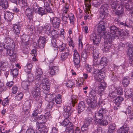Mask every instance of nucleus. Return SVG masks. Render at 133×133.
Instances as JSON below:
<instances>
[{
    "mask_svg": "<svg viewBox=\"0 0 133 133\" xmlns=\"http://www.w3.org/2000/svg\"><path fill=\"white\" fill-rule=\"evenodd\" d=\"M104 72L98 69H96L93 73L96 81L99 82L100 84L98 86V92L101 96L104 93V90L107 84L104 81Z\"/></svg>",
    "mask_w": 133,
    "mask_h": 133,
    "instance_id": "nucleus-1",
    "label": "nucleus"
},
{
    "mask_svg": "<svg viewBox=\"0 0 133 133\" xmlns=\"http://www.w3.org/2000/svg\"><path fill=\"white\" fill-rule=\"evenodd\" d=\"M96 95V91L92 90L89 93V96L87 99V102L89 107L94 108L97 106L96 101L95 100Z\"/></svg>",
    "mask_w": 133,
    "mask_h": 133,
    "instance_id": "nucleus-2",
    "label": "nucleus"
},
{
    "mask_svg": "<svg viewBox=\"0 0 133 133\" xmlns=\"http://www.w3.org/2000/svg\"><path fill=\"white\" fill-rule=\"evenodd\" d=\"M110 31L109 33L110 34H108L107 33L106 37L108 38H112L113 40L115 37H118L120 36L121 32L117 27L115 25H113L110 27L109 28Z\"/></svg>",
    "mask_w": 133,
    "mask_h": 133,
    "instance_id": "nucleus-3",
    "label": "nucleus"
},
{
    "mask_svg": "<svg viewBox=\"0 0 133 133\" xmlns=\"http://www.w3.org/2000/svg\"><path fill=\"white\" fill-rule=\"evenodd\" d=\"M102 19L99 23L97 25V30L100 36H102L104 38L106 37L107 32L105 27V22Z\"/></svg>",
    "mask_w": 133,
    "mask_h": 133,
    "instance_id": "nucleus-4",
    "label": "nucleus"
},
{
    "mask_svg": "<svg viewBox=\"0 0 133 133\" xmlns=\"http://www.w3.org/2000/svg\"><path fill=\"white\" fill-rule=\"evenodd\" d=\"M49 72V74L52 76L57 75L59 72V66L55 65L53 61H50Z\"/></svg>",
    "mask_w": 133,
    "mask_h": 133,
    "instance_id": "nucleus-5",
    "label": "nucleus"
},
{
    "mask_svg": "<svg viewBox=\"0 0 133 133\" xmlns=\"http://www.w3.org/2000/svg\"><path fill=\"white\" fill-rule=\"evenodd\" d=\"M91 0H84V4L86 10V13L89 14L90 12V8L91 5L90 3ZM101 2L99 0H94L92 2V5L95 7H97L101 4Z\"/></svg>",
    "mask_w": 133,
    "mask_h": 133,
    "instance_id": "nucleus-6",
    "label": "nucleus"
},
{
    "mask_svg": "<svg viewBox=\"0 0 133 133\" xmlns=\"http://www.w3.org/2000/svg\"><path fill=\"white\" fill-rule=\"evenodd\" d=\"M73 51L74 65L76 68L78 69L79 68L80 65V56L76 49L74 50Z\"/></svg>",
    "mask_w": 133,
    "mask_h": 133,
    "instance_id": "nucleus-7",
    "label": "nucleus"
},
{
    "mask_svg": "<svg viewBox=\"0 0 133 133\" xmlns=\"http://www.w3.org/2000/svg\"><path fill=\"white\" fill-rule=\"evenodd\" d=\"M108 6V4H104L100 7L99 17L101 19L103 20L107 16Z\"/></svg>",
    "mask_w": 133,
    "mask_h": 133,
    "instance_id": "nucleus-8",
    "label": "nucleus"
},
{
    "mask_svg": "<svg viewBox=\"0 0 133 133\" xmlns=\"http://www.w3.org/2000/svg\"><path fill=\"white\" fill-rule=\"evenodd\" d=\"M108 110L106 108H102L99 109L98 111L95 113L94 117V119L95 122H96L98 121L103 118L104 115L107 113Z\"/></svg>",
    "mask_w": 133,
    "mask_h": 133,
    "instance_id": "nucleus-9",
    "label": "nucleus"
},
{
    "mask_svg": "<svg viewBox=\"0 0 133 133\" xmlns=\"http://www.w3.org/2000/svg\"><path fill=\"white\" fill-rule=\"evenodd\" d=\"M37 127L36 130L37 133H47L48 129L47 127L45 125V123H36Z\"/></svg>",
    "mask_w": 133,
    "mask_h": 133,
    "instance_id": "nucleus-10",
    "label": "nucleus"
},
{
    "mask_svg": "<svg viewBox=\"0 0 133 133\" xmlns=\"http://www.w3.org/2000/svg\"><path fill=\"white\" fill-rule=\"evenodd\" d=\"M113 38H108L105 37L104 38L105 39V42L106 43H105L103 47V52H108L109 50L112 47V43L113 40Z\"/></svg>",
    "mask_w": 133,
    "mask_h": 133,
    "instance_id": "nucleus-11",
    "label": "nucleus"
},
{
    "mask_svg": "<svg viewBox=\"0 0 133 133\" xmlns=\"http://www.w3.org/2000/svg\"><path fill=\"white\" fill-rule=\"evenodd\" d=\"M41 89L37 86L34 87L31 90V94L33 98H38L41 96Z\"/></svg>",
    "mask_w": 133,
    "mask_h": 133,
    "instance_id": "nucleus-12",
    "label": "nucleus"
},
{
    "mask_svg": "<svg viewBox=\"0 0 133 133\" xmlns=\"http://www.w3.org/2000/svg\"><path fill=\"white\" fill-rule=\"evenodd\" d=\"M101 37L94 33L90 35V39L91 41H92L94 45H98L101 41Z\"/></svg>",
    "mask_w": 133,
    "mask_h": 133,
    "instance_id": "nucleus-13",
    "label": "nucleus"
},
{
    "mask_svg": "<svg viewBox=\"0 0 133 133\" xmlns=\"http://www.w3.org/2000/svg\"><path fill=\"white\" fill-rule=\"evenodd\" d=\"M32 102L31 101H26L24 104L23 107L25 109L24 110V112L23 113H24V115L25 117L29 116V113L28 110H29L31 107Z\"/></svg>",
    "mask_w": 133,
    "mask_h": 133,
    "instance_id": "nucleus-14",
    "label": "nucleus"
},
{
    "mask_svg": "<svg viewBox=\"0 0 133 133\" xmlns=\"http://www.w3.org/2000/svg\"><path fill=\"white\" fill-rule=\"evenodd\" d=\"M52 0H43V2L44 3V8L46 11L48 13H52L53 11L52 9L50 7V3H51Z\"/></svg>",
    "mask_w": 133,
    "mask_h": 133,
    "instance_id": "nucleus-15",
    "label": "nucleus"
},
{
    "mask_svg": "<svg viewBox=\"0 0 133 133\" xmlns=\"http://www.w3.org/2000/svg\"><path fill=\"white\" fill-rule=\"evenodd\" d=\"M56 42V40L55 39H52L51 40V46L54 50L53 54L55 57L57 55L58 52V46Z\"/></svg>",
    "mask_w": 133,
    "mask_h": 133,
    "instance_id": "nucleus-16",
    "label": "nucleus"
},
{
    "mask_svg": "<svg viewBox=\"0 0 133 133\" xmlns=\"http://www.w3.org/2000/svg\"><path fill=\"white\" fill-rule=\"evenodd\" d=\"M12 26V29L13 32L16 35H19L21 30L20 23L18 22L13 24Z\"/></svg>",
    "mask_w": 133,
    "mask_h": 133,
    "instance_id": "nucleus-17",
    "label": "nucleus"
},
{
    "mask_svg": "<svg viewBox=\"0 0 133 133\" xmlns=\"http://www.w3.org/2000/svg\"><path fill=\"white\" fill-rule=\"evenodd\" d=\"M50 21L52 23L53 26L55 28H57L59 26L60 21L59 19L56 17L50 19Z\"/></svg>",
    "mask_w": 133,
    "mask_h": 133,
    "instance_id": "nucleus-18",
    "label": "nucleus"
},
{
    "mask_svg": "<svg viewBox=\"0 0 133 133\" xmlns=\"http://www.w3.org/2000/svg\"><path fill=\"white\" fill-rule=\"evenodd\" d=\"M128 55L129 57V62L133 65V48L130 46L128 49Z\"/></svg>",
    "mask_w": 133,
    "mask_h": 133,
    "instance_id": "nucleus-19",
    "label": "nucleus"
},
{
    "mask_svg": "<svg viewBox=\"0 0 133 133\" xmlns=\"http://www.w3.org/2000/svg\"><path fill=\"white\" fill-rule=\"evenodd\" d=\"M8 45V46H6V49L7 50V53L9 55H11L16 54V52L15 51V46L14 45H13L11 46V45Z\"/></svg>",
    "mask_w": 133,
    "mask_h": 133,
    "instance_id": "nucleus-20",
    "label": "nucleus"
},
{
    "mask_svg": "<svg viewBox=\"0 0 133 133\" xmlns=\"http://www.w3.org/2000/svg\"><path fill=\"white\" fill-rule=\"evenodd\" d=\"M46 42V40L45 37L41 36L39 37L38 41V44L39 47L41 48H43L44 46V44Z\"/></svg>",
    "mask_w": 133,
    "mask_h": 133,
    "instance_id": "nucleus-21",
    "label": "nucleus"
},
{
    "mask_svg": "<svg viewBox=\"0 0 133 133\" xmlns=\"http://www.w3.org/2000/svg\"><path fill=\"white\" fill-rule=\"evenodd\" d=\"M4 17L6 20H7L9 22L12 20L13 16L11 12L7 11L4 14Z\"/></svg>",
    "mask_w": 133,
    "mask_h": 133,
    "instance_id": "nucleus-22",
    "label": "nucleus"
},
{
    "mask_svg": "<svg viewBox=\"0 0 133 133\" xmlns=\"http://www.w3.org/2000/svg\"><path fill=\"white\" fill-rule=\"evenodd\" d=\"M130 0H122L121 4L128 10H131L132 7L129 5L128 3L130 2Z\"/></svg>",
    "mask_w": 133,
    "mask_h": 133,
    "instance_id": "nucleus-23",
    "label": "nucleus"
},
{
    "mask_svg": "<svg viewBox=\"0 0 133 133\" xmlns=\"http://www.w3.org/2000/svg\"><path fill=\"white\" fill-rule=\"evenodd\" d=\"M70 51L68 49L66 51H65L64 53L61 54V57L60 59L62 61H64L65 60L68 58V56L70 54Z\"/></svg>",
    "mask_w": 133,
    "mask_h": 133,
    "instance_id": "nucleus-24",
    "label": "nucleus"
},
{
    "mask_svg": "<svg viewBox=\"0 0 133 133\" xmlns=\"http://www.w3.org/2000/svg\"><path fill=\"white\" fill-rule=\"evenodd\" d=\"M44 31L48 35L51 34V26L50 25L46 23L44 26L43 28Z\"/></svg>",
    "mask_w": 133,
    "mask_h": 133,
    "instance_id": "nucleus-25",
    "label": "nucleus"
},
{
    "mask_svg": "<svg viewBox=\"0 0 133 133\" xmlns=\"http://www.w3.org/2000/svg\"><path fill=\"white\" fill-rule=\"evenodd\" d=\"M69 5L67 3L65 4L64 6L61 10L62 13L63 15H65L69 11Z\"/></svg>",
    "mask_w": 133,
    "mask_h": 133,
    "instance_id": "nucleus-26",
    "label": "nucleus"
},
{
    "mask_svg": "<svg viewBox=\"0 0 133 133\" xmlns=\"http://www.w3.org/2000/svg\"><path fill=\"white\" fill-rule=\"evenodd\" d=\"M93 56V58L96 59L99 57V55L100 54L99 49L96 47L94 48L92 52Z\"/></svg>",
    "mask_w": 133,
    "mask_h": 133,
    "instance_id": "nucleus-27",
    "label": "nucleus"
},
{
    "mask_svg": "<svg viewBox=\"0 0 133 133\" xmlns=\"http://www.w3.org/2000/svg\"><path fill=\"white\" fill-rule=\"evenodd\" d=\"M62 96L60 94H58L56 96L55 98H54L52 102H55L56 104H60L62 102Z\"/></svg>",
    "mask_w": 133,
    "mask_h": 133,
    "instance_id": "nucleus-28",
    "label": "nucleus"
},
{
    "mask_svg": "<svg viewBox=\"0 0 133 133\" xmlns=\"http://www.w3.org/2000/svg\"><path fill=\"white\" fill-rule=\"evenodd\" d=\"M68 16L70 20V23L72 25L73 27H74L75 26V23L76 21L74 15L72 13H70L68 15Z\"/></svg>",
    "mask_w": 133,
    "mask_h": 133,
    "instance_id": "nucleus-29",
    "label": "nucleus"
},
{
    "mask_svg": "<svg viewBox=\"0 0 133 133\" xmlns=\"http://www.w3.org/2000/svg\"><path fill=\"white\" fill-rule=\"evenodd\" d=\"M30 84V82L29 81H24L22 82L21 86L24 89L27 90L29 89Z\"/></svg>",
    "mask_w": 133,
    "mask_h": 133,
    "instance_id": "nucleus-30",
    "label": "nucleus"
},
{
    "mask_svg": "<svg viewBox=\"0 0 133 133\" xmlns=\"http://www.w3.org/2000/svg\"><path fill=\"white\" fill-rule=\"evenodd\" d=\"M25 13L28 18L31 19L33 18V14L32 10L29 8H27L26 10Z\"/></svg>",
    "mask_w": 133,
    "mask_h": 133,
    "instance_id": "nucleus-31",
    "label": "nucleus"
},
{
    "mask_svg": "<svg viewBox=\"0 0 133 133\" xmlns=\"http://www.w3.org/2000/svg\"><path fill=\"white\" fill-rule=\"evenodd\" d=\"M44 92L45 94V100L49 102H52V101L53 99L52 98L54 97L53 95L50 94H47L48 93L45 92V91Z\"/></svg>",
    "mask_w": 133,
    "mask_h": 133,
    "instance_id": "nucleus-32",
    "label": "nucleus"
},
{
    "mask_svg": "<svg viewBox=\"0 0 133 133\" xmlns=\"http://www.w3.org/2000/svg\"><path fill=\"white\" fill-rule=\"evenodd\" d=\"M32 65L31 63H29L27 64L26 66H25L24 69L26 72L28 74H30L31 71V68Z\"/></svg>",
    "mask_w": 133,
    "mask_h": 133,
    "instance_id": "nucleus-33",
    "label": "nucleus"
},
{
    "mask_svg": "<svg viewBox=\"0 0 133 133\" xmlns=\"http://www.w3.org/2000/svg\"><path fill=\"white\" fill-rule=\"evenodd\" d=\"M130 79L129 77H124L122 81V84L124 87H127L129 83Z\"/></svg>",
    "mask_w": 133,
    "mask_h": 133,
    "instance_id": "nucleus-34",
    "label": "nucleus"
},
{
    "mask_svg": "<svg viewBox=\"0 0 133 133\" xmlns=\"http://www.w3.org/2000/svg\"><path fill=\"white\" fill-rule=\"evenodd\" d=\"M85 109L84 103L82 101L79 104L78 107V112L79 113L83 111Z\"/></svg>",
    "mask_w": 133,
    "mask_h": 133,
    "instance_id": "nucleus-35",
    "label": "nucleus"
},
{
    "mask_svg": "<svg viewBox=\"0 0 133 133\" xmlns=\"http://www.w3.org/2000/svg\"><path fill=\"white\" fill-rule=\"evenodd\" d=\"M116 125L115 123H112L110 124L108 127V131L110 133H112L115 131Z\"/></svg>",
    "mask_w": 133,
    "mask_h": 133,
    "instance_id": "nucleus-36",
    "label": "nucleus"
},
{
    "mask_svg": "<svg viewBox=\"0 0 133 133\" xmlns=\"http://www.w3.org/2000/svg\"><path fill=\"white\" fill-rule=\"evenodd\" d=\"M96 124H99L102 125L103 126L106 125L108 124V122L107 120L104 119L103 118H102L97 121V122H95Z\"/></svg>",
    "mask_w": 133,
    "mask_h": 133,
    "instance_id": "nucleus-37",
    "label": "nucleus"
},
{
    "mask_svg": "<svg viewBox=\"0 0 133 133\" xmlns=\"http://www.w3.org/2000/svg\"><path fill=\"white\" fill-rule=\"evenodd\" d=\"M22 41L25 45H28L30 43L29 37L28 35H25L24 38H22Z\"/></svg>",
    "mask_w": 133,
    "mask_h": 133,
    "instance_id": "nucleus-38",
    "label": "nucleus"
},
{
    "mask_svg": "<svg viewBox=\"0 0 133 133\" xmlns=\"http://www.w3.org/2000/svg\"><path fill=\"white\" fill-rule=\"evenodd\" d=\"M92 118L90 117H89L86 119L84 122V124L85 125L86 127H88L91 122Z\"/></svg>",
    "mask_w": 133,
    "mask_h": 133,
    "instance_id": "nucleus-39",
    "label": "nucleus"
},
{
    "mask_svg": "<svg viewBox=\"0 0 133 133\" xmlns=\"http://www.w3.org/2000/svg\"><path fill=\"white\" fill-rule=\"evenodd\" d=\"M95 47L93 46H90L88 44H87L86 45V46L84 50L87 53H90V51H91L93 50L94 49V48Z\"/></svg>",
    "mask_w": 133,
    "mask_h": 133,
    "instance_id": "nucleus-40",
    "label": "nucleus"
},
{
    "mask_svg": "<svg viewBox=\"0 0 133 133\" xmlns=\"http://www.w3.org/2000/svg\"><path fill=\"white\" fill-rule=\"evenodd\" d=\"M112 88H113L114 91L109 93L108 96V98L110 97H111V98H112L116 96V94L115 91V90H116V88L114 86H113Z\"/></svg>",
    "mask_w": 133,
    "mask_h": 133,
    "instance_id": "nucleus-41",
    "label": "nucleus"
},
{
    "mask_svg": "<svg viewBox=\"0 0 133 133\" xmlns=\"http://www.w3.org/2000/svg\"><path fill=\"white\" fill-rule=\"evenodd\" d=\"M68 49H69L68 48V49L66 48V45L64 43H63L59 46V50L61 52L64 51H67L66 50L67 49V50Z\"/></svg>",
    "mask_w": 133,
    "mask_h": 133,
    "instance_id": "nucleus-42",
    "label": "nucleus"
},
{
    "mask_svg": "<svg viewBox=\"0 0 133 133\" xmlns=\"http://www.w3.org/2000/svg\"><path fill=\"white\" fill-rule=\"evenodd\" d=\"M75 127V126L73 123L70 122L66 127V128L68 131H70L73 130Z\"/></svg>",
    "mask_w": 133,
    "mask_h": 133,
    "instance_id": "nucleus-43",
    "label": "nucleus"
},
{
    "mask_svg": "<svg viewBox=\"0 0 133 133\" xmlns=\"http://www.w3.org/2000/svg\"><path fill=\"white\" fill-rule=\"evenodd\" d=\"M124 99V98L121 96H118L115 99V101L116 104H118V106L121 103Z\"/></svg>",
    "mask_w": 133,
    "mask_h": 133,
    "instance_id": "nucleus-44",
    "label": "nucleus"
},
{
    "mask_svg": "<svg viewBox=\"0 0 133 133\" xmlns=\"http://www.w3.org/2000/svg\"><path fill=\"white\" fill-rule=\"evenodd\" d=\"M50 85L49 84L42 85V88L44 90L45 92L49 93V90L50 89Z\"/></svg>",
    "mask_w": 133,
    "mask_h": 133,
    "instance_id": "nucleus-45",
    "label": "nucleus"
},
{
    "mask_svg": "<svg viewBox=\"0 0 133 133\" xmlns=\"http://www.w3.org/2000/svg\"><path fill=\"white\" fill-rule=\"evenodd\" d=\"M39 113L36 110H34L32 113V118L33 119V121H35L37 120V115Z\"/></svg>",
    "mask_w": 133,
    "mask_h": 133,
    "instance_id": "nucleus-46",
    "label": "nucleus"
},
{
    "mask_svg": "<svg viewBox=\"0 0 133 133\" xmlns=\"http://www.w3.org/2000/svg\"><path fill=\"white\" fill-rule=\"evenodd\" d=\"M37 12L41 16H42L46 14V12L44 9L41 7H39L38 8Z\"/></svg>",
    "mask_w": 133,
    "mask_h": 133,
    "instance_id": "nucleus-47",
    "label": "nucleus"
},
{
    "mask_svg": "<svg viewBox=\"0 0 133 133\" xmlns=\"http://www.w3.org/2000/svg\"><path fill=\"white\" fill-rule=\"evenodd\" d=\"M107 58L105 57H102L101 60L100 64L102 65L106 66L107 65Z\"/></svg>",
    "mask_w": 133,
    "mask_h": 133,
    "instance_id": "nucleus-48",
    "label": "nucleus"
},
{
    "mask_svg": "<svg viewBox=\"0 0 133 133\" xmlns=\"http://www.w3.org/2000/svg\"><path fill=\"white\" fill-rule=\"evenodd\" d=\"M0 6H1L2 9H6L9 6L8 2L4 0L3 1V3H2Z\"/></svg>",
    "mask_w": 133,
    "mask_h": 133,
    "instance_id": "nucleus-49",
    "label": "nucleus"
},
{
    "mask_svg": "<svg viewBox=\"0 0 133 133\" xmlns=\"http://www.w3.org/2000/svg\"><path fill=\"white\" fill-rule=\"evenodd\" d=\"M37 120L41 121L42 123H45L47 121L46 117L44 115H40L38 118H37Z\"/></svg>",
    "mask_w": 133,
    "mask_h": 133,
    "instance_id": "nucleus-50",
    "label": "nucleus"
},
{
    "mask_svg": "<svg viewBox=\"0 0 133 133\" xmlns=\"http://www.w3.org/2000/svg\"><path fill=\"white\" fill-rule=\"evenodd\" d=\"M69 119L65 118L62 122L61 123V124L63 126L66 127L70 122Z\"/></svg>",
    "mask_w": 133,
    "mask_h": 133,
    "instance_id": "nucleus-51",
    "label": "nucleus"
},
{
    "mask_svg": "<svg viewBox=\"0 0 133 133\" xmlns=\"http://www.w3.org/2000/svg\"><path fill=\"white\" fill-rule=\"evenodd\" d=\"M124 12V9L122 7H121L120 10L117 9L115 12V14L119 16H120L123 14Z\"/></svg>",
    "mask_w": 133,
    "mask_h": 133,
    "instance_id": "nucleus-52",
    "label": "nucleus"
},
{
    "mask_svg": "<svg viewBox=\"0 0 133 133\" xmlns=\"http://www.w3.org/2000/svg\"><path fill=\"white\" fill-rule=\"evenodd\" d=\"M117 0H111V5L112 9H116L117 6Z\"/></svg>",
    "mask_w": 133,
    "mask_h": 133,
    "instance_id": "nucleus-53",
    "label": "nucleus"
},
{
    "mask_svg": "<svg viewBox=\"0 0 133 133\" xmlns=\"http://www.w3.org/2000/svg\"><path fill=\"white\" fill-rule=\"evenodd\" d=\"M62 21L63 22V26H65L66 25L68 24L67 21L68 17L65 16V15H63L62 18Z\"/></svg>",
    "mask_w": 133,
    "mask_h": 133,
    "instance_id": "nucleus-54",
    "label": "nucleus"
},
{
    "mask_svg": "<svg viewBox=\"0 0 133 133\" xmlns=\"http://www.w3.org/2000/svg\"><path fill=\"white\" fill-rule=\"evenodd\" d=\"M23 94L22 92H20L18 93L15 97V99L18 100H20L23 97Z\"/></svg>",
    "mask_w": 133,
    "mask_h": 133,
    "instance_id": "nucleus-55",
    "label": "nucleus"
},
{
    "mask_svg": "<svg viewBox=\"0 0 133 133\" xmlns=\"http://www.w3.org/2000/svg\"><path fill=\"white\" fill-rule=\"evenodd\" d=\"M77 16L79 18H81L83 17V14L82 10L79 8H78L76 10Z\"/></svg>",
    "mask_w": 133,
    "mask_h": 133,
    "instance_id": "nucleus-56",
    "label": "nucleus"
},
{
    "mask_svg": "<svg viewBox=\"0 0 133 133\" xmlns=\"http://www.w3.org/2000/svg\"><path fill=\"white\" fill-rule=\"evenodd\" d=\"M10 56V59L11 61L14 62L17 60V56L16 53Z\"/></svg>",
    "mask_w": 133,
    "mask_h": 133,
    "instance_id": "nucleus-57",
    "label": "nucleus"
},
{
    "mask_svg": "<svg viewBox=\"0 0 133 133\" xmlns=\"http://www.w3.org/2000/svg\"><path fill=\"white\" fill-rule=\"evenodd\" d=\"M9 100L7 98L4 99L2 101V105L4 106H5L9 104Z\"/></svg>",
    "mask_w": 133,
    "mask_h": 133,
    "instance_id": "nucleus-58",
    "label": "nucleus"
},
{
    "mask_svg": "<svg viewBox=\"0 0 133 133\" xmlns=\"http://www.w3.org/2000/svg\"><path fill=\"white\" fill-rule=\"evenodd\" d=\"M55 103L54 102H49V103L48 104L46 107L47 109L51 110V108H52L53 106L54 105Z\"/></svg>",
    "mask_w": 133,
    "mask_h": 133,
    "instance_id": "nucleus-59",
    "label": "nucleus"
},
{
    "mask_svg": "<svg viewBox=\"0 0 133 133\" xmlns=\"http://www.w3.org/2000/svg\"><path fill=\"white\" fill-rule=\"evenodd\" d=\"M74 81L73 80H70L68 81L66 83V86L67 87L71 88L74 85Z\"/></svg>",
    "mask_w": 133,
    "mask_h": 133,
    "instance_id": "nucleus-60",
    "label": "nucleus"
},
{
    "mask_svg": "<svg viewBox=\"0 0 133 133\" xmlns=\"http://www.w3.org/2000/svg\"><path fill=\"white\" fill-rule=\"evenodd\" d=\"M125 46V45L122 42L120 43L118 46V49L120 51L124 50Z\"/></svg>",
    "mask_w": 133,
    "mask_h": 133,
    "instance_id": "nucleus-61",
    "label": "nucleus"
},
{
    "mask_svg": "<svg viewBox=\"0 0 133 133\" xmlns=\"http://www.w3.org/2000/svg\"><path fill=\"white\" fill-rule=\"evenodd\" d=\"M68 45L69 46H71L72 47V49L73 51L74 50V48L75 47V43L74 42H73L72 39V38H70V40L69 41L68 43Z\"/></svg>",
    "mask_w": 133,
    "mask_h": 133,
    "instance_id": "nucleus-62",
    "label": "nucleus"
},
{
    "mask_svg": "<svg viewBox=\"0 0 133 133\" xmlns=\"http://www.w3.org/2000/svg\"><path fill=\"white\" fill-rule=\"evenodd\" d=\"M36 75H43V72L42 69L40 68H37L36 70Z\"/></svg>",
    "mask_w": 133,
    "mask_h": 133,
    "instance_id": "nucleus-63",
    "label": "nucleus"
},
{
    "mask_svg": "<svg viewBox=\"0 0 133 133\" xmlns=\"http://www.w3.org/2000/svg\"><path fill=\"white\" fill-rule=\"evenodd\" d=\"M77 99V96L73 95L71 97V102L72 103V104H74L76 102Z\"/></svg>",
    "mask_w": 133,
    "mask_h": 133,
    "instance_id": "nucleus-64",
    "label": "nucleus"
}]
</instances>
